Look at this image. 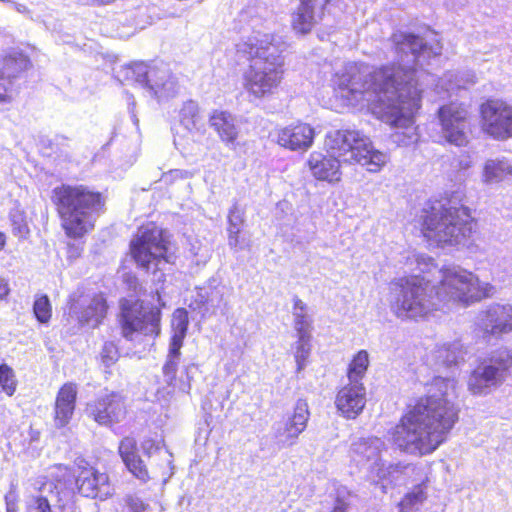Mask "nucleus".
I'll return each mask as SVG.
<instances>
[{"label": "nucleus", "instance_id": "26", "mask_svg": "<svg viewBox=\"0 0 512 512\" xmlns=\"http://www.w3.org/2000/svg\"><path fill=\"white\" fill-rule=\"evenodd\" d=\"M209 123L228 147H235L239 128L232 114L226 111L215 110L209 118Z\"/></svg>", "mask_w": 512, "mask_h": 512}, {"label": "nucleus", "instance_id": "7", "mask_svg": "<svg viewBox=\"0 0 512 512\" xmlns=\"http://www.w3.org/2000/svg\"><path fill=\"white\" fill-rule=\"evenodd\" d=\"M422 233L441 248L465 246L476 230L470 210L464 206L438 203L423 210Z\"/></svg>", "mask_w": 512, "mask_h": 512}, {"label": "nucleus", "instance_id": "41", "mask_svg": "<svg viewBox=\"0 0 512 512\" xmlns=\"http://www.w3.org/2000/svg\"><path fill=\"white\" fill-rule=\"evenodd\" d=\"M18 94L13 80L6 79L0 74V104H10Z\"/></svg>", "mask_w": 512, "mask_h": 512}, {"label": "nucleus", "instance_id": "23", "mask_svg": "<svg viewBox=\"0 0 512 512\" xmlns=\"http://www.w3.org/2000/svg\"><path fill=\"white\" fill-rule=\"evenodd\" d=\"M119 455L127 470L141 482H147L150 479L148 468L138 453L137 441L135 438L124 437L118 447Z\"/></svg>", "mask_w": 512, "mask_h": 512}, {"label": "nucleus", "instance_id": "35", "mask_svg": "<svg viewBox=\"0 0 512 512\" xmlns=\"http://www.w3.org/2000/svg\"><path fill=\"white\" fill-rule=\"evenodd\" d=\"M369 365V356L367 351H359L349 364L348 380L351 383H361L363 376Z\"/></svg>", "mask_w": 512, "mask_h": 512}, {"label": "nucleus", "instance_id": "56", "mask_svg": "<svg viewBox=\"0 0 512 512\" xmlns=\"http://www.w3.org/2000/svg\"><path fill=\"white\" fill-rule=\"evenodd\" d=\"M247 12H242L241 13V18L244 19V17L246 16Z\"/></svg>", "mask_w": 512, "mask_h": 512}, {"label": "nucleus", "instance_id": "24", "mask_svg": "<svg viewBox=\"0 0 512 512\" xmlns=\"http://www.w3.org/2000/svg\"><path fill=\"white\" fill-rule=\"evenodd\" d=\"M70 311L77 316L81 325L96 327L106 315L107 304L103 295H95L87 304H72Z\"/></svg>", "mask_w": 512, "mask_h": 512}, {"label": "nucleus", "instance_id": "38", "mask_svg": "<svg viewBox=\"0 0 512 512\" xmlns=\"http://www.w3.org/2000/svg\"><path fill=\"white\" fill-rule=\"evenodd\" d=\"M45 146L50 148V154H56L58 157H63L65 160H70V144L69 139L63 135H55L51 139L43 141Z\"/></svg>", "mask_w": 512, "mask_h": 512}, {"label": "nucleus", "instance_id": "37", "mask_svg": "<svg viewBox=\"0 0 512 512\" xmlns=\"http://www.w3.org/2000/svg\"><path fill=\"white\" fill-rule=\"evenodd\" d=\"M298 340L295 343V361L297 364V370L301 371L306 366V361L311 352V333L297 334Z\"/></svg>", "mask_w": 512, "mask_h": 512}, {"label": "nucleus", "instance_id": "21", "mask_svg": "<svg viewBox=\"0 0 512 512\" xmlns=\"http://www.w3.org/2000/svg\"><path fill=\"white\" fill-rule=\"evenodd\" d=\"M385 449V442L377 437L359 438L352 442L350 447L351 458L358 463L371 462L370 470L374 474L383 462L381 452Z\"/></svg>", "mask_w": 512, "mask_h": 512}, {"label": "nucleus", "instance_id": "36", "mask_svg": "<svg viewBox=\"0 0 512 512\" xmlns=\"http://www.w3.org/2000/svg\"><path fill=\"white\" fill-rule=\"evenodd\" d=\"M9 219L12 226V233L19 239H26L30 233L27 224L25 211L16 204L9 212Z\"/></svg>", "mask_w": 512, "mask_h": 512}, {"label": "nucleus", "instance_id": "29", "mask_svg": "<svg viewBox=\"0 0 512 512\" xmlns=\"http://www.w3.org/2000/svg\"><path fill=\"white\" fill-rule=\"evenodd\" d=\"M484 181L498 183L512 177V165L506 159H490L484 166Z\"/></svg>", "mask_w": 512, "mask_h": 512}, {"label": "nucleus", "instance_id": "19", "mask_svg": "<svg viewBox=\"0 0 512 512\" xmlns=\"http://www.w3.org/2000/svg\"><path fill=\"white\" fill-rule=\"evenodd\" d=\"M63 485L47 481L38 492L31 495L26 502L27 512H62L64 508Z\"/></svg>", "mask_w": 512, "mask_h": 512}, {"label": "nucleus", "instance_id": "11", "mask_svg": "<svg viewBox=\"0 0 512 512\" xmlns=\"http://www.w3.org/2000/svg\"><path fill=\"white\" fill-rule=\"evenodd\" d=\"M512 367V352L499 349L478 365L469 376L468 389L474 395H487L505 381Z\"/></svg>", "mask_w": 512, "mask_h": 512}, {"label": "nucleus", "instance_id": "44", "mask_svg": "<svg viewBox=\"0 0 512 512\" xmlns=\"http://www.w3.org/2000/svg\"><path fill=\"white\" fill-rule=\"evenodd\" d=\"M241 229L228 228V245L236 251L244 249V241L240 239Z\"/></svg>", "mask_w": 512, "mask_h": 512}, {"label": "nucleus", "instance_id": "30", "mask_svg": "<svg viewBox=\"0 0 512 512\" xmlns=\"http://www.w3.org/2000/svg\"><path fill=\"white\" fill-rule=\"evenodd\" d=\"M179 123L188 132L201 131V116L198 103L194 100H187L179 110Z\"/></svg>", "mask_w": 512, "mask_h": 512}, {"label": "nucleus", "instance_id": "42", "mask_svg": "<svg viewBox=\"0 0 512 512\" xmlns=\"http://www.w3.org/2000/svg\"><path fill=\"white\" fill-rule=\"evenodd\" d=\"M244 223V210L234 203L228 213V228L242 229Z\"/></svg>", "mask_w": 512, "mask_h": 512}, {"label": "nucleus", "instance_id": "51", "mask_svg": "<svg viewBox=\"0 0 512 512\" xmlns=\"http://www.w3.org/2000/svg\"><path fill=\"white\" fill-rule=\"evenodd\" d=\"M346 510L347 504L343 500L337 499L332 511L330 512H346Z\"/></svg>", "mask_w": 512, "mask_h": 512}, {"label": "nucleus", "instance_id": "5", "mask_svg": "<svg viewBox=\"0 0 512 512\" xmlns=\"http://www.w3.org/2000/svg\"><path fill=\"white\" fill-rule=\"evenodd\" d=\"M284 49L285 44L276 41L274 35L260 31H253L236 44L237 54L253 60L244 74V86L251 95L263 98L277 89L282 79Z\"/></svg>", "mask_w": 512, "mask_h": 512}, {"label": "nucleus", "instance_id": "49", "mask_svg": "<svg viewBox=\"0 0 512 512\" xmlns=\"http://www.w3.org/2000/svg\"><path fill=\"white\" fill-rule=\"evenodd\" d=\"M10 292L9 284L6 279L0 277V300H4Z\"/></svg>", "mask_w": 512, "mask_h": 512}, {"label": "nucleus", "instance_id": "50", "mask_svg": "<svg viewBox=\"0 0 512 512\" xmlns=\"http://www.w3.org/2000/svg\"><path fill=\"white\" fill-rule=\"evenodd\" d=\"M169 176L173 178H190L192 174L187 170L174 169L169 171Z\"/></svg>", "mask_w": 512, "mask_h": 512}, {"label": "nucleus", "instance_id": "46", "mask_svg": "<svg viewBox=\"0 0 512 512\" xmlns=\"http://www.w3.org/2000/svg\"><path fill=\"white\" fill-rule=\"evenodd\" d=\"M123 282L127 286V288L132 291L134 294L138 295L141 291V285L139 283L138 278L132 273H124L123 274Z\"/></svg>", "mask_w": 512, "mask_h": 512}, {"label": "nucleus", "instance_id": "14", "mask_svg": "<svg viewBox=\"0 0 512 512\" xmlns=\"http://www.w3.org/2000/svg\"><path fill=\"white\" fill-rule=\"evenodd\" d=\"M438 118L444 139L461 147L468 143V111L463 104L452 102L438 110Z\"/></svg>", "mask_w": 512, "mask_h": 512}, {"label": "nucleus", "instance_id": "18", "mask_svg": "<svg viewBox=\"0 0 512 512\" xmlns=\"http://www.w3.org/2000/svg\"><path fill=\"white\" fill-rule=\"evenodd\" d=\"M479 326L485 337L499 338L512 332V306L493 304L479 316Z\"/></svg>", "mask_w": 512, "mask_h": 512}, {"label": "nucleus", "instance_id": "12", "mask_svg": "<svg viewBox=\"0 0 512 512\" xmlns=\"http://www.w3.org/2000/svg\"><path fill=\"white\" fill-rule=\"evenodd\" d=\"M127 79L134 80L158 99L173 97L178 91V82L167 64L161 62L148 65L135 62L125 68Z\"/></svg>", "mask_w": 512, "mask_h": 512}, {"label": "nucleus", "instance_id": "48", "mask_svg": "<svg viewBox=\"0 0 512 512\" xmlns=\"http://www.w3.org/2000/svg\"><path fill=\"white\" fill-rule=\"evenodd\" d=\"M17 496L14 491L10 490L5 495L6 512H18Z\"/></svg>", "mask_w": 512, "mask_h": 512}, {"label": "nucleus", "instance_id": "3", "mask_svg": "<svg viewBox=\"0 0 512 512\" xmlns=\"http://www.w3.org/2000/svg\"><path fill=\"white\" fill-rule=\"evenodd\" d=\"M441 273L437 285L418 276L393 281L389 297L391 311L400 319H416L450 302L468 304L496 292L493 285L479 281L473 273L460 267L446 268Z\"/></svg>", "mask_w": 512, "mask_h": 512}, {"label": "nucleus", "instance_id": "20", "mask_svg": "<svg viewBox=\"0 0 512 512\" xmlns=\"http://www.w3.org/2000/svg\"><path fill=\"white\" fill-rule=\"evenodd\" d=\"M366 404V391L362 383L349 382L339 390L335 405L342 415L349 419L356 418Z\"/></svg>", "mask_w": 512, "mask_h": 512}, {"label": "nucleus", "instance_id": "55", "mask_svg": "<svg viewBox=\"0 0 512 512\" xmlns=\"http://www.w3.org/2000/svg\"><path fill=\"white\" fill-rule=\"evenodd\" d=\"M420 260L425 261V260H426V258H425L424 256H417V257H416V261H417L419 264H420ZM427 260H428V261H432V258L427 257Z\"/></svg>", "mask_w": 512, "mask_h": 512}, {"label": "nucleus", "instance_id": "40", "mask_svg": "<svg viewBox=\"0 0 512 512\" xmlns=\"http://www.w3.org/2000/svg\"><path fill=\"white\" fill-rule=\"evenodd\" d=\"M0 386L2 391L8 396H12L16 391L17 381L13 369L7 364L0 365Z\"/></svg>", "mask_w": 512, "mask_h": 512}, {"label": "nucleus", "instance_id": "9", "mask_svg": "<svg viewBox=\"0 0 512 512\" xmlns=\"http://www.w3.org/2000/svg\"><path fill=\"white\" fill-rule=\"evenodd\" d=\"M188 313L185 309H177L172 318V336L170 339L168 354L162 366L163 382L166 384L158 394L162 397L171 396L176 391L189 393L191 380L197 366L193 363L184 366L178 375V367L181 359V348L188 329Z\"/></svg>", "mask_w": 512, "mask_h": 512}, {"label": "nucleus", "instance_id": "32", "mask_svg": "<svg viewBox=\"0 0 512 512\" xmlns=\"http://www.w3.org/2000/svg\"><path fill=\"white\" fill-rule=\"evenodd\" d=\"M292 315L297 334L311 333L313 320L308 314V306L297 296L293 299Z\"/></svg>", "mask_w": 512, "mask_h": 512}, {"label": "nucleus", "instance_id": "43", "mask_svg": "<svg viewBox=\"0 0 512 512\" xmlns=\"http://www.w3.org/2000/svg\"><path fill=\"white\" fill-rule=\"evenodd\" d=\"M101 358L106 367L113 365L118 360V349L113 342H106L103 345Z\"/></svg>", "mask_w": 512, "mask_h": 512}, {"label": "nucleus", "instance_id": "4", "mask_svg": "<svg viewBox=\"0 0 512 512\" xmlns=\"http://www.w3.org/2000/svg\"><path fill=\"white\" fill-rule=\"evenodd\" d=\"M325 144L330 155L313 152L307 161L309 171L320 181H340L341 162L358 163L370 172H377L388 161V155L374 149L370 138L359 130L330 131Z\"/></svg>", "mask_w": 512, "mask_h": 512}, {"label": "nucleus", "instance_id": "16", "mask_svg": "<svg viewBox=\"0 0 512 512\" xmlns=\"http://www.w3.org/2000/svg\"><path fill=\"white\" fill-rule=\"evenodd\" d=\"M79 472L76 478V485L80 494L85 497L107 499L112 495V488L109 477L90 466L85 460L77 463Z\"/></svg>", "mask_w": 512, "mask_h": 512}, {"label": "nucleus", "instance_id": "27", "mask_svg": "<svg viewBox=\"0 0 512 512\" xmlns=\"http://www.w3.org/2000/svg\"><path fill=\"white\" fill-rule=\"evenodd\" d=\"M29 65L30 60L26 55L14 52L5 56L0 61V74H3V77L6 79L13 80V84H15V80L19 77L20 73L25 71Z\"/></svg>", "mask_w": 512, "mask_h": 512}, {"label": "nucleus", "instance_id": "28", "mask_svg": "<svg viewBox=\"0 0 512 512\" xmlns=\"http://www.w3.org/2000/svg\"><path fill=\"white\" fill-rule=\"evenodd\" d=\"M412 464L395 463L385 465L383 462L374 473L379 480H386L392 485H401L405 482V475L409 471H413Z\"/></svg>", "mask_w": 512, "mask_h": 512}, {"label": "nucleus", "instance_id": "10", "mask_svg": "<svg viewBox=\"0 0 512 512\" xmlns=\"http://www.w3.org/2000/svg\"><path fill=\"white\" fill-rule=\"evenodd\" d=\"M119 324L122 336L133 340L135 335L158 336L161 312L157 307H145L139 300L122 299Z\"/></svg>", "mask_w": 512, "mask_h": 512}, {"label": "nucleus", "instance_id": "1", "mask_svg": "<svg viewBox=\"0 0 512 512\" xmlns=\"http://www.w3.org/2000/svg\"><path fill=\"white\" fill-rule=\"evenodd\" d=\"M391 42L395 63L378 69L349 63L338 76L337 89L349 105L368 107L378 119L394 127L393 143L408 146L418 141L414 114L421 105L420 79L432 78L422 67L441 54V46L405 32L394 33Z\"/></svg>", "mask_w": 512, "mask_h": 512}, {"label": "nucleus", "instance_id": "2", "mask_svg": "<svg viewBox=\"0 0 512 512\" xmlns=\"http://www.w3.org/2000/svg\"><path fill=\"white\" fill-rule=\"evenodd\" d=\"M428 393L390 431L392 444L409 455L424 456L434 452L458 420L454 379L435 377Z\"/></svg>", "mask_w": 512, "mask_h": 512}, {"label": "nucleus", "instance_id": "8", "mask_svg": "<svg viewBox=\"0 0 512 512\" xmlns=\"http://www.w3.org/2000/svg\"><path fill=\"white\" fill-rule=\"evenodd\" d=\"M173 246L165 231L154 224L142 226L130 242V252L137 266L152 270L154 281L165 280V266L174 263Z\"/></svg>", "mask_w": 512, "mask_h": 512}, {"label": "nucleus", "instance_id": "22", "mask_svg": "<svg viewBox=\"0 0 512 512\" xmlns=\"http://www.w3.org/2000/svg\"><path fill=\"white\" fill-rule=\"evenodd\" d=\"M314 129L305 123H298L279 129L277 143L292 151L307 150L313 143Z\"/></svg>", "mask_w": 512, "mask_h": 512}, {"label": "nucleus", "instance_id": "6", "mask_svg": "<svg viewBox=\"0 0 512 512\" xmlns=\"http://www.w3.org/2000/svg\"><path fill=\"white\" fill-rule=\"evenodd\" d=\"M52 201L69 238L79 239L91 232L104 212L102 194L82 184H62L52 191Z\"/></svg>", "mask_w": 512, "mask_h": 512}, {"label": "nucleus", "instance_id": "53", "mask_svg": "<svg viewBox=\"0 0 512 512\" xmlns=\"http://www.w3.org/2000/svg\"><path fill=\"white\" fill-rule=\"evenodd\" d=\"M6 245V235L5 233L0 231V251L4 249Z\"/></svg>", "mask_w": 512, "mask_h": 512}, {"label": "nucleus", "instance_id": "15", "mask_svg": "<svg viewBox=\"0 0 512 512\" xmlns=\"http://www.w3.org/2000/svg\"><path fill=\"white\" fill-rule=\"evenodd\" d=\"M310 412L308 403L298 399L293 413L283 422H276L272 426L273 436L280 447H290L296 444L299 435L306 429Z\"/></svg>", "mask_w": 512, "mask_h": 512}, {"label": "nucleus", "instance_id": "25", "mask_svg": "<svg viewBox=\"0 0 512 512\" xmlns=\"http://www.w3.org/2000/svg\"><path fill=\"white\" fill-rule=\"evenodd\" d=\"M77 386L65 383L59 390L55 401V425L59 428L66 426L71 420L76 404Z\"/></svg>", "mask_w": 512, "mask_h": 512}, {"label": "nucleus", "instance_id": "31", "mask_svg": "<svg viewBox=\"0 0 512 512\" xmlns=\"http://www.w3.org/2000/svg\"><path fill=\"white\" fill-rule=\"evenodd\" d=\"M475 74L472 71L462 73L447 72L436 84V88H441L447 92L456 89H465L467 84L475 83Z\"/></svg>", "mask_w": 512, "mask_h": 512}, {"label": "nucleus", "instance_id": "39", "mask_svg": "<svg viewBox=\"0 0 512 512\" xmlns=\"http://www.w3.org/2000/svg\"><path fill=\"white\" fill-rule=\"evenodd\" d=\"M33 312L40 323L47 324L49 322L52 315V307L47 295L36 297L33 304Z\"/></svg>", "mask_w": 512, "mask_h": 512}, {"label": "nucleus", "instance_id": "34", "mask_svg": "<svg viewBox=\"0 0 512 512\" xmlns=\"http://www.w3.org/2000/svg\"><path fill=\"white\" fill-rule=\"evenodd\" d=\"M426 499V491L423 484H418L408 492L403 499L399 502L398 507L400 512H412L419 509Z\"/></svg>", "mask_w": 512, "mask_h": 512}, {"label": "nucleus", "instance_id": "13", "mask_svg": "<svg viewBox=\"0 0 512 512\" xmlns=\"http://www.w3.org/2000/svg\"><path fill=\"white\" fill-rule=\"evenodd\" d=\"M482 129L497 140L512 137V104L500 100H487L481 105Z\"/></svg>", "mask_w": 512, "mask_h": 512}, {"label": "nucleus", "instance_id": "52", "mask_svg": "<svg viewBox=\"0 0 512 512\" xmlns=\"http://www.w3.org/2000/svg\"><path fill=\"white\" fill-rule=\"evenodd\" d=\"M116 0H89L92 5L104 6L114 3Z\"/></svg>", "mask_w": 512, "mask_h": 512}, {"label": "nucleus", "instance_id": "33", "mask_svg": "<svg viewBox=\"0 0 512 512\" xmlns=\"http://www.w3.org/2000/svg\"><path fill=\"white\" fill-rule=\"evenodd\" d=\"M466 351L459 341L444 344L437 350V359L445 366L457 365L465 360Z\"/></svg>", "mask_w": 512, "mask_h": 512}, {"label": "nucleus", "instance_id": "45", "mask_svg": "<svg viewBox=\"0 0 512 512\" xmlns=\"http://www.w3.org/2000/svg\"><path fill=\"white\" fill-rule=\"evenodd\" d=\"M141 449L146 456L151 457L155 453H161L162 446L153 439H145L141 443Z\"/></svg>", "mask_w": 512, "mask_h": 512}, {"label": "nucleus", "instance_id": "47", "mask_svg": "<svg viewBox=\"0 0 512 512\" xmlns=\"http://www.w3.org/2000/svg\"><path fill=\"white\" fill-rule=\"evenodd\" d=\"M126 502L132 512H144L146 509L145 503L138 497L129 496Z\"/></svg>", "mask_w": 512, "mask_h": 512}, {"label": "nucleus", "instance_id": "17", "mask_svg": "<svg viewBox=\"0 0 512 512\" xmlns=\"http://www.w3.org/2000/svg\"><path fill=\"white\" fill-rule=\"evenodd\" d=\"M88 410L97 423L105 426L119 423L126 415L123 398L115 392L99 396L88 405Z\"/></svg>", "mask_w": 512, "mask_h": 512}, {"label": "nucleus", "instance_id": "54", "mask_svg": "<svg viewBox=\"0 0 512 512\" xmlns=\"http://www.w3.org/2000/svg\"><path fill=\"white\" fill-rule=\"evenodd\" d=\"M164 454L166 455V461L168 463V466L170 467V469H172V454L167 450L164 451Z\"/></svg>", "mask_w": 512, "mask_h": 512}]
</instances>
